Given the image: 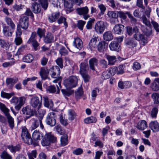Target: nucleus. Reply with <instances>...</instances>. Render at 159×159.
I'll return each instance as SVG.
<instances>
[{
  "mask_svg": "<svg viewBox=\"0 0 159 159\" xmlns=\"http://www.w3.org/2000/svg\"><path fill=\"white\" fill-rule=\"evenodd\" d=\"M124 27V26L122 25L117 24L114 27L112 31L114 34H120L123 31Z\"/></svg>",
  "mask_w": 159,
  "mask_h": 159,
  "instance_id": "nucleus-16",
  "label": "nucleus"
},
{
  "mask_svg": "<svg viewBox=\"0 0 159 159\" xmlns=\"http://www.w3.org/2000/svg\"><path fill=\"white\" fill-rule=\"evenodd\" d=\"M43 136L42 133L38 130H34L32 134L33 139L36 141L40 140Z\"/></svg>",
  "mask_w": 159,
  "mask_h": 159,
  "instance_id": "nucleus-19",
  "label": "nucleus"
},
{
  "mask_svg": "<svg viewBox=\"0 0 159 159\" xmlns=\"http://www.w3.org/2000/svg\"><path fill=\"white\" fill-rule=\"evenodd\" d=\"M97 119L96 117L94 116H91L85 118L84 120V122L86 124H90L91 123H95L96 122Z\"/></svg>",
  "mask_w": 159,
  "mask_h": 159,
  "instance_id": "nucleus-38",
  "label": "nucleus"
},
{
  "mask_svg": "<svg viewBox=\"0 0 159 159\" xmlns=\"http://www.w3.org/2000/svg\"><path fill=\"white\" fill-rule=\"evenodd\" d=\"M142 19L143 23L148 27V29L146 28L144 26L141 25V30L146 36H149L152 34V30L150 28V22L144 16L142 17Z\"/></svg>",
  "mask_w": 159,
  "mask_h": 159,
  "instance_id": "nucleus-5",
  "label": "nucleus"
},
{
  "mask_svg": "<svg viewBox=\"0 0 159 159\" xmlns=\"http://www.w3.org/2000/svg\"><path fill=\"white\" fill-rule=\"evenodd\" d=\"M45 32V30L44 29L38 28L37 33L39 37V41L41 39L42 37L44 36Z\"/></svg>",
  "mask_w": 159,
  "mask_h": 159,
  "instance_id": "nucleus-50",
  "label": "nucleus"
},
{
  "mask_svg": "<svg viewBox=\"0 0 159 159\" xmlns=\"http://www.w3.org/2000/svg\"><path fill=\"white\" fill-rule=\"evenodd\" d=\"M107 15L108 17L111 18V22L112 24H115L118 22L117 19L118 15L115 12L113 11H108Z\"/></svg>",
  "mask_w": 159,
  "mask_h": 159,
  "instance_id": "nucleus-12",
  "label": "nucleus"
},
{
  "mask_svg": "<svg viewBox=\"0 0 159 159\" xmlns=\"http://www.w3.org/2000/svg\"><path fill=\"white\" fill-rule=\"evenodd\" d=\"M110 48L111 50L115 51L117 52L120 50V46L118 43L116 41H113L111 42L109 45Z\"/></svg>",
  "mask_w": 159,
  "mask_h": 159,
  "instance_id": "nucleus-24",
  "label": "nucleus"
},
{
  "mask_svg": "<svg viewBox=\"0 0 159 159\" xmlns=\"http://www.w3.org/2000/svg\"><path fill=\"white\" fill-rule=\"evenodd\" d=\"M86 23V22L81 20L77 21V26L81 30H83V28Z\"/></svg>",
  "mask_w": 159,
  "mask_h": 159,
  "instance_id": "nucleus-59",
  "label": "nucleus"
},
{
  "mask_svg": "<svg viewBox=\"0 0 159 159\" xmlns=\"http://www.w3.org/2000/svg\"><path fill=\"white\" fill-rule=\"evenodd\" d=\"M151 88L153 91H157L159 90V85L153 82L151 84Z\"/></svg>",
  "mask_w": 159,
  "mask_h": 159,
  "instance_id": "nucleus-64",
  "label": "nucleus"
},
{
  "mask_svg": "<svg viewBox=\"0 0 159 159\" xmlns=\"http://www.w3.org/2000/svg\"><path fill=\"white\" fill-rule=\"evenodd\" d=\"M117 14L119 17L123 20H125L126 18V14H127L131 21L134 22L136 21V19L134 18L129 12L127 11L125 13H124L122 11H120L118 12Z\"/></svg>",
  "mask_w": 159,
  "mask_h": 159,
  "instance_id": "nucleus-13",
  "label": "nucleus"
},
{
  "mask_svg": "<svg viewBox=\"0 0 159 159\" xmlns=\"http://www.w3.org/2000/svg\"><path fill=\"white\" fill-rule=\"evenodd\" d=\"M48 73V70L46 68L43 67L41 68L40 75L42 80H44L47 79Z\"/></svg>",
  "mask_w": 159,
  "mask_h": 159,
  "instance_id": "nucleus-21",
  "label": "nucleus"
},
{
  "mask_svg": "<svg viewBox=\"0 0 159 159\" xmlns=\"http://www.w3.org/2000/svg\"><path fill=\"white\" fill-rule=\"evenodd\" d=\"M33 58L32 56L30 54L25 56L23 58L24 62L27 63H30L32 61Z\"/></svg>",
  "mask_w": 159,
  "mask_h": 159,
  "instance_id": "nucleus-47",
  "label": "nucleus"
},
{
  "mask_svg": "<svg viewBox=\"0 0 159 159\" xmlns=\"http://www.w3.org/2000/svg\"><path fill=\"white\" fill-rule=\"evenodd\" d=\"M36 34L35 32L32 33L28 41V43H31L36 41Z\"/></svg>",
  "mask_w": 159,
  "mask_h": 159,
  "instance_id": "nucleus-58",
  "label": "nucleus"
},
{
  "mask_svg": "<svg viewBox=\"0 0 159 159\" xmlns=\"http://www.w3.org/2000/svg\"><path fill=\"white\" fill-rule=\"evenodd\" d=\"M30 123L31 124V128L32 130H34L37 128L40 125V128L43 129L44 128V126L43 125L42 120L41 119L39 120L37 118H32L30 120Z\"/></svg>",
  "mask_w": 159,
  "mask_h": 159,
  "instance_id": "nucleus-7",
  "label": "nucleus"
},
{
  "mask_svg": "<svg viewBox=\"0 0 159 159\" xmlns=\"http://www.w3.org/2000/svg\"><path fill=\"white\" fill-rule=\"evenodd\" d=\"M49 70L52 72L51 75L52 77L56 78L60 75V69L57 66H53Z\"/></svg>",
  "mask_w": 159,
  "mask_h": 159,
  "instance_id": "nucleus-15",
  "label": "nucleus"
},
{
  "mask_svg": "<svg viewBox=\"0 0 159 159\" xmlns=\"http://www.w3.org/2000/svg\"><path fill=\"white\" fill-rule=\"evenodd\" d=\"M67 135L66 134H64L61 138V144L62 146H65L67 144Z\"/></svg>",
  "mask_w": 159,
  "mask_h": 159,
  "instance_id": "nucleus-48",
  "label": "nucleus"
},
{
  "mask_svg": "<svg viewBox=\"0 0 159 159\" xmlns=\"http://www.w3.org/2000/svg\"><path fill=\"white\" fill-rule=\"evenodd\" d=\"M80 74L83 79L85 83L89 81L90 77L89 75L87 74V72L84 73Z\"/></svg>",
  "mask_w": 159,
  "mask_h": 159,
  "instance_id": "nucleus-60",
  "label": "nucleus"
},
{
  "mask_svg": "<svg viewBox=\"0 0 159 159\" xmlns=\"http://www.w3.org/2000/svg\"><path fill=\"white\" fill-rule=\"evenodd\" d=\"M0 109L4 114L5 116L9 114V109H8L4 104L0 102Z\"/></svg>",
  "mask_w": 159,
  "mask_h": 159,
  "instance_id": "nucleus-46",
  "label": "nucleus"
},
{
  "mask_svg": "<svg viewBox=\"0 0 159 159\" xmlns=\"http://www.w3.org/2000/svg\"><path fill=\"white\" fill-rule=\"evenodd\" d=\"M5 20L7 24L10 27L12 30L15 29L16 25L11 18L7 16L5 18Z\"/></svg>",
  "mask_w": 159,
  "mask_h": 159,
  "instance_id": "nucleus-33",
  "label": "nucleus"
},
{
  "mask_svg": "<svg viewBox=\"0 0 159 159\" xmlns=\"http://www.w3.org/2000/svg\"><path fill=\"white\" fill-rule=\"evenodd\" d=\"M15 95V93L13 92L10 93H7L3 91H1V97L3 98H6L7 99H10L12 96Z\"/></svg>",
  "mask_w": 159,
  "mask_h": 159,
  "instance_id": "nucleus-32",
  "label": "nucleus"
},
{
  "mask_svg": "<svg viewBox=\"0 0 159 159\" xmlns=\"http://www.w3.org/2000/svg\"><path fill=\"white\" fill-rule=\"evenodd\" d=\"M127 46L129 48H133L137 45V42L132 38L127 39L125 41Z\"/></svg>",
  "mask_w": 159,
  "mask_h": 159,
  "instance_id": "nucleus-26",
  "label": "nucleus"
},
{
  "mask_svg": "<svg viewBox=\"0 0 159 159\" xmlns=\"http://www.w3.org/2000/svg\"><path fill=\"white\" fill-rule=\"evenodd\" d=\"M132 86L131 83L128 81L123 82L120 81L118 84V86L121 89H127L130 87Z\"/></svg>",
  "mask_w": 159,
  "mask_h": 159,
  "instance_id": "nucleus-22",
  "label": "nucleus"
},
{
  "mask_svg": "<svg viewBox=\"0 0 159 159\" xmlns=\"http://www.w3.org/2000/svg\"><path fill=\"white\" fill-rule=\"evenodd\" d=\"M78 79L75 76H70L64 81V85L67 89H71L75 87L77 84Z\"/></svg>",
  "mask_w": 159,
  "mask_h": 159,
  "instance_id": "nucleus-2",
  "label": "nucleus"
},
{
  "mask_svg": "<svg viewBox=\"0 0 159 159\" xmlns=\"http://www.w3.org/2000/svg\"><path fill=\"white\" fill-rule=\"evenodd\" d=\"M56 140V138L51 133L46 134L44 137L41 141V144L43 146H49L51 142H55Z\"/></svg>",
  "mask_w": 159,
  "mask_h": 159,
  "instance_id": "nucleus-3",
  "label": "nucleus"
},
{
  "mask_svg": "<svg viewBox=\"0 0 159 159\" xmlns=\"http://www.w3.org/2000/svg\"><path fill=\"white\" fill-rule=\"evenodd\" d=\"M60 16V13L56 12L52 13L48 17L49 21L51 23L56 21Z\"/></svg>",
  "mask_w": 159,
  "mask_h": 159,
  "instance_id": "nucleus-27",
  "label": "nucleus"
},
{
  "mask_svg": "<svg viewBox=\"0 0 159 159\" xmlns=\"http://www.w3.org/2000/svg\"><path fill=\"white\" fill-rule=\"evenodd\" d=\"M107 46V44L106 43L105 41H101L99 42L98 45V49L99 51H102Z\"/></svg>",
  "mask_w": 159,
  "mask_h": 159,
  "instance_id": "nucleus-40",
  "label": "nucleus"
},
{
  "mask_svg": "<svg viewBox=\"0 0 159 159\" xmlns=\"http://www.w3.org/2000/svg\"><path fill=\"white\" fill-rule=\"evenodd\" d=\"M83 92L81 87L79 88L75 93V97L77 100L80 99L83 95Z\"/></svg>",
  "mask_w": 159,
  "mask_h": 159,
  "instance_id": "nucleus-45",
  "label": "nucleus"
},
{
  "mask_svg": "<svg viewBox=\"0 0 159 159\" xmlns=\"http://www.w3.org/2000/svg\"><path fill=\"white\" fill-rule=\"evenodd\" d=\"M46 90L47 91L50 93H53L56 91V89L55 86L53 85L48 86Z\"/></svg>",
  "mask_w": 159,
  "mask_h": 159,
  "instance_id": "nucleus-63",
  "label": "nucleus"
},
{
  "mask_svg": "<svg viewBox=\"0 0 159 159\" xmlns=\"http://www.w3.org/2000/svg\"><path fill=\"white\" fill-rule=\"evenodd\" d=\"M76 116V114L74 110L71 109L68 110V119L69 120H73L75 118Z\"/></svg>",
  "mask_w": 159,
  "mask_h": 159,
  "instance_id": "nucleus-43",
  "label": "nucleus"
},
{
  "mask_svg": "<svg viewBox=\"0 0 159 159\" xmlns=\"http://www.w3.org/2000/svg\"><path fill=\"white\" fill-rule=\"evenodd\" d=\"M56 118L55 114L54 112H52L49 113L48 115L46 120L47 124L52 126H54L56 122Z\"/></svg>",
  "mask_w": 159,
  "mask_h": 159,
  "instance_id": "nucleus-8",
  "label": "nucleus"
},
{
  "mask_svg": "<svg viewBox=\"0 0 159 159\" xmlns=\"http://www.w3.org/2000/svg\"><path fill=\"white\" fill-rule=\"evenodd\" d=\"M76 10L78 14L80 15L87 14L89 11L88 8L87 6L78 8Z\"/></svg>",
  "mask_w": 159,
  "mask_h": 159,
  "instance_id": "nucleus-29",
  "label": "nucleus"
},
{
  "mask_svg": "<svg viewBox=\"0 0 159 159\" xmlns=\"http://www.w3.org/2000/svg\"><path fill=\"white\" fill-rule=\"evenodd\" d=\"M39 1L43 8L45 10L47 9L48 5V0H39Z\"/></svg>",
  "mask_w": 159,
  "mask_h": 159,
  "instance_id": "nucleus-62",
  "label": "nucleus"
},
{
  "mask_svg": "<svg viewBox=\"0 0 159 159\" xmlns=\"http://www.w3.org/2000/svg\"><path fill=\"white\" fill-rule=\"evenodd\" d=\"M137 27H135L133 28L132 27L128 26L126 27V33L129 36H131L132 35L133 33L135 34V31L134 30V29Z\"/></svg>",
  "mask_w": 159,
  "mask_h": 159,
  "instance_id": "nucleus-52",
  "label": "nucleus"
},
{
  "mask_svg": "<svg viewBox=\"0 0 159 159\" xmlns=\"http://www.w3.org/2000/svg\"><path fill=\"white\" fill-rule=\"evenodd\" d=\"M88 69V65L86 63H81L80 64V73L81 74L87 72Z\"/></svg>",
  "mask_w": 159,
  "mask_h": 159,
  "instance_id": "nucleus-42",
  "label": "nucleus"
},
{
  "mask_svg": "<svg viewBox=\"0 0 159 159\" xmlns=\"http://www.w3.org/2000/svg\"><path fill=\"white\" fill-rule=\"evenodd\" d=\"M32 10L35 13H38L40 11V6L36 2H34L32 4Z\"/></svg>",
  "mask_w": 159,
  "mask_h": 159,
  "instance_id": "nucleus-37",
  "label": "nucleus"
},
{
  "mask_svg": "<svg viewBox=\"0 0 159 159\" xmlns=\"http://www.w3.org/2000/svg\"><path fill=\"white\" fill-rule=\"evenodd\" d=\"M151 97L153 99L154 104H157L159 103V94L158 93H153L152 94Z\"/></svg>",
  "mask_w": 159,
  "mask_h": 159,
  "instance_id": "nucleus-49",
  "label": "nucleus"
},
{
  "mask_svg": "<svg viewBox=\"0 0 159 159\" xmlns=\"http://www.w3.org/2000/svg\"><path fill=\"white\" fill-rule=\"evenodd\" d=\"M44 104L45 107H51L53 106V103L52 101L49 100L48 98L46 97H43Z\"/></svg>",
  "mask_w": 159,
  "mask_h": 159,
  "instance_id": "nucleus-44",
  "label": "nucleus"
},
{
  "mask_svg": "<svg viewBox=\"0 0 159 159\" xmlns=\"http://www.w3.org/2000/svg\"><path fill=\"white\" fill-rule=\"evenodd\" d=\"M13 30L7 26L4 25L3 27V34L6 36L11 37L14 32Z\"/></svg>",
  "mask_w": 159,
  "mask_h": 159,
  "instance_id": "nucleus-18",
  "label": "nucleus"
},
{
  "mask_svg": "<svg viewBox=\"0 0 159 159\" xmlns=\"http://www.w3.org/2000/svg\"><path fill=\"white\" fill-rule=\"evenodd\" d=\"M134 30L135 31V34L133 35L134 39L138 41H140L143 45H145L147 43V38L143 34H141L137 27H135Z\"/></svg>",
  "mask_w": 159,
  "mask_h": 159,
  "instance_id": "nucleus-4",
  "label": "nucleus"
},
{
  "mask_svg": "<svg viewBox=\"0 0 159 159\" xmlns=\"http://www.w3.org/2000/svg\"><path fill=\"white\" fill-rule=\"evenodd\" d=\"M22 111L23 113L25 115L30 116L32 115V111L30 107L29 106H27L23 107L22 109Z\"/></svg>",
  "mask_w": 159,
  "mask_h": 159,
  "instance_id": "nucleus-36",
  "label": "nucleus"
},
{
  "mask_svg": "<svg viewBox=\"0 0 159 159\" xmlns=\"http://www.w3.org/2000/svg\"><path fill=\"white\" fill-rule=\"evenodd\" d=\"M8 122L10 127L11 129H12L14 126V120L13 118L9 113L5 116Z\"/></svg>",
  "mask_w": 159,
  "mask_h": 159,
  "instance_id": "nucleus-41",
  "label": "nucleus"
},
{
  "mask_svg": "<svg viewBox=\"0 0 159 159\" xmlns=\"http://www.w3.org/2000/svg\"><path fill=\"white\" fill-rule=\"evenodd\" d=\"M149 126L153 132H157L159 130V124L157 121H152L149 125Z\"/></svg>",
  "mask_w": 159,
  "mask_h": 159,
  "instance_id": "nucleus-20",
  "label": "nucleus"
},
{
  "mask_svg": "<svg viewBox=\"0 0 159 159\" xmlns=\"http://www.w3.org/2000/svg\"><path fill=\"white\" fill-rule=\"evenodd\" d=\"M1 157L2 159H12V156L5 151L2 153Z\"/></svg>",
  "mask_w": 159,
  "mask_h": 159,
  "instance_id": "nucleus-51",
  "label": "nucleus"
},
{
  "mask_svg": "<svg viewBox=\"0 0 159 159\" xmlns=\"http://www.w3.org/2000/svg\"><path fill=\"white\" fill-rule=\"evenodd\" d=\"M89 63L90 68L93 70H95V66H97L98 64V60L95 58H93L89 61Z\"/></svg>",
  "mask_w": 159,
  "mask_h": 159,
  "instance_id": "nucleus-30",
  "label": "nucleus"
},
{
  "mask_svg": "<svg viewBox=\"0 0 159 159\" xmlns=\"http://www.w3.org/2000/svg\"><path fill=\"white\" fill-rule=\"evenodd\" d=\"M7 148L12 153H15L16 152L19 151L20 149V145L18 144L16 146H13L12 145H8L7 146Z\"/></svg>",
  "mask_w": 159,
  "mask_h": 159,
  "instance_id": "nucleus-28",
  "label": "nucleus"
},
{
  "mask_svg": "<svg viewBox=\"0 0 159 159\" xmlns=\"http://www.w3.org/2000/svg\"><path fill=\"white\" fill-rule=\"evenodd\" d=\"M125 68V64H121L118 67V70H117V74H121L124 72V69Z\"/></svg>",
  "mask_w": 159,
  "mask_h": 159,
  "instance_id": "nucleus-54",
  "label": "nucleus"
},
{
  "mask_svg": "<svg viewBox=\"0 0 159 159\" xmlns=\"http://www.w3.org/2000/svg\"><path fill=\"white\" fill-rule=\"evenodd\" d=\"M30 104L34 108H37L38 109L41 107V103L40 102L39 98L37 96L33 97L31 99Z\"/></svg>",
  "mask_w": 159,
  "mask_h": 159,
  "instance_id": "nucleus-10",
  "label": "nucleus"
},
{
  "mask_svg": "<svg viewBox=\"0 0 159 159\" xmlns=\"http://www.w3.org/2000/svg\"><path fill=\"white\" fill-rule=\"evenodd\" d=\"M95 19H90L87 23L86 27L87 30H91L92 28V25Z\"/></svg>",
  "mask_w": 159,
  "mask_h": 159,
  "instance_id": "nucleus-57",
  "label": "nucleus"
},
{
  "mask_svg": "<svg viewBox=\"0 0 159 159\" xmlns=\"http://www.w3.org/2000/svg\"><path fill=\"white\" fill-rule=\"evenodd\" d=\"M103 37L104 40L110 41L113 38V35L111 31H108L105 32L103 34Z\"/></svg>",
  "mask_w": 159,
  "mask_h": 159,
  "instance_id": "nucleus-35",
  "label": "nucleus"
},
{
  "mask_svg": "<svg viewBox=\"0 0 159 159\" xmlns=\"http://www.w3.org/2000/svg\"><path fill=\"white\" fill-rule=\"evenodd\" d=\"M53 40V36L52 34L50 33H48L44 37V41L47 43H51Z\"/></svg>",
  "mask_w": 159,
  "mask_h": 159,
  "instance_id": "nucleus-34",
  "label": "nucleus"
},
{
  "mask_svg": "<svg viewBox=\"0 0 159 159\" xmlns=\"http://www.w3.org/2000/svg\"><path fill=\"white\" fill-rule=\"evenodd\" d=\"M106 58L107 60L109 65H114L116 61V57L114 56L107 55Z\"/></svg>",
  "mask_w": 159,
  "mask_h": 159,
  "instance_id": "nucleus-39",
  "label": "nucleus"
},
{
  "mask_svg": "<svg viewBox=\"0 0 159 159\" xmlns=\"http://www.w3.org/2000/svg\"><path fill=\"white\" fill-rule=\"evenodd\" d=\"M57 22L58 24H60L63 23L64 25L66 26V28L67 26V24L66 22V19L63 16H61L58 19Z\"/></svg>",
  "mask_w": 159,
  "mask_h": 159,
  "instance_id": "nucleus-56",
  "label": "nucleus"
},
{
  "mask_svg": "<svg viewBox=\"0 0 159 159\" xmlns=\"http://www.w3.org/2000/svg\"><path fill=\"white\" fill-rule=\"evenodd\" d=\"M20 27L22 29L26 30L28 28L29 23V18L26 16H24L20 19L19 21Z\"/></svg>",
  "mask_w": 159,
  "mask_h": 159,
  "instance_id": "nucleus-11",
  "label": "nucleus"
},
{
  "mask_svg": "<svg viewBox=\"0 0 159 159\" xmlns=\"http://www.w3.org/2000/svg\"><path fill=\"white\" fill-rule=\"evenodd\" d=\"M148 127L147 122L144 120H142L139 122L137 125V128L141 130H143Z\"/></svg>",
  "mask_w": 159,
  "mask_h": 159,
  "instance_id": "nucleus-23",
  "label": "nucleus"
},
{
  "mask_svg": "<svg viewBox=\"0 0 159 159\" xmlns=\"http://www.w3.org/2000/svg\"><path fill=\"white\" fill-rule=\"evenodd\" d=\"M143 11L139 9H136L134 12L133 14L134 16L136 17H140L143 15Z\"/></svg>",
  "mask_w": 159,
  "mask_h": 159,
  "instance_id": "nucleus-55",
  "label": "nucleus"
},
{
  "mask_svg": "<svg viewBox=\"0 0 159 159\" xmlns=\"http://www.w3.org/2000/svg\"><path fill=\"white\" fill-rule=\"evenodd\" d=\"M26 100V98L24 96L20 97L14 96L12 98L10 101V102L11 104H13L15 105V109L18 111L21 108V107L24 104Z\"/></svg>",
  "mask_w": 159,
  "mask_h": 159,
  "instance_id": "nucleus-1",
  "label": "nucleus"
},
{
  "mask_svg": "<svg viewBox=\"0 0 159 159\" xmlns=\"http://www.w3.org/2000/svg\"><path fill=\"white\" fill-rule=\"evenodd\" d=\"M18 81L17 78H7L6 80V84L7 86L9 88H11Z\"/></svg>",
  "mask_w": 159,
  "mask_h": 159,
  "instance_id": "nucleus-17",
  "label": "nucleus"
},
{
  "mask_svg": "<svg viewBox=\"0 0 159 159\" xmlns=\"http://www.w3.org/2000/svg\"><path fill=\"white\" fill-rule=\"evenodd\" d=\"M29 159H34L37 156V152L36 150L32 151L31 152H28L27 153Z\"/></svg>",
  "mask_w": 159,
  "mask_h": 159,
  "instance_id": "nucleus-53",
  "label": "nucleus"
},
{
  "mask_svg": "<svg viewBox=\"0 0 159 159\" xmlns=\"http://www.w3.org/2000/svg\"><path fill=\"white\" fill-rule=\"evenodd\" d=\"M118 69L117 67L113 66L109 68L108 73L111 75H114L116 73H117Z\"/></svg>",
  "mask_w": 159,
  "mask_h": 159,
  "instance_id": "nucleus-61",
  "label": "nucleus"
},
{
  "mask_svg": "<svg viewBox=\"0 0 159 159\" xmlns=\"http://www.w3.org/2000/svg\"><path fill=\"white\" fill-rule=\"evenodd\" d=\"M73 44L76 48L79 49H81L83 47L82 41L79 38L74 39Z\"/></svg>",
  "mask_w": 159,
  "mask_h": 159,
  "instance_id": "nucleus-25",
  "label": "nucleus"
},
{
  "mask_svg": "<svg viewBox=\"0 0 159 159\" xmlns=\"http://www.w3.org/2000/svg\"><path fill=\"white\" fill-rule=\"evenodd\" d=\"M21 136L22 139L26 143H28L29 140H31L30 134L29 133L27 129L25 126L21 128Z\"/></svg>",
  "mask_w": 159,
  "mask_h": 159,
  "instance_id": "nucleus-9",
  "label": "nucleus"
},
{
  "mask_svg": "<svg viewBox=\"0 0 159 159\" xmlns=\"http://www.w3.org/2000/svg\"><path fill=\"white\" fill-rule=\"evenodd\" d=\"M97 42V39L96 37L92 38L90 40L89 46L91 50H92L96 47V44Z\"/></svg>",
  "mask_w": 159,
  "mask_h": 159,
  "instance_id": "nucleus-31",
  "label": "nucleus"
},
{
  "mask_svg": "<svg viewBox=\"0 0 159 159\" xmlns=\"http://www.w3.org/2000/svg\"><path fill=\"white\" fill-rule=\"evenodd\" d=\"M64 1V5L65 8H66V10L70 12L74 9L72 7L74 3L73 0H62Z\"/></svg>",
  "mask_w": 159,
  "mask_h": 159,
  "instance_id": "nucleus-14",
  "label": "nucleus"
},
{
  "mask_svg": "<svg viewBox=\"0 0 159 159\" xmlns=\"http://www.w3.org/2000/svg\"><path fill=\"white\" fill-rule=\"evenodd\" d=\"M108 25V24L106 22L102 21H98L95 25V30L97 33L102 34L104 32Z\"/></svg>",
  "mask_w": 159,
  "mask_h": 159,
  "instance_id": "nucleus-6",
  "label": "nucleus"
}]
</instances>
